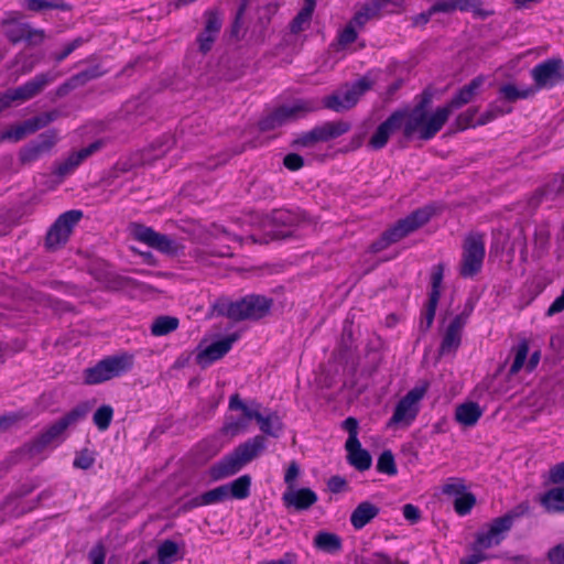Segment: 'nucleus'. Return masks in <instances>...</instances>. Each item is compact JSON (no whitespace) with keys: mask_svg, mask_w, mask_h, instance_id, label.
Returning <instances> with one entry per match:
<instances>
[{"mask_svg":"<svg viewBox=\"0 0 564 564\" xmlns=\"http://www.w3.org/2000/svg\"><path fill=\"white\" fill-rule=\"evenodd\" d=\"M482 82L481 77L474 78L460 88L445 106L436 108L432 113L426 110L429 98H424L410 111L404 128V137L412 138L416 134L423 141L433 139L442 130L455 109H459L471 101Z\"/></svg>","mask_w":564,"mask_h":564,"instance_id":"obj_1","label":"nucleus"},{"mask_svg":"<svg viewBox=\"0 0 564 564\" xmlns=\"http://www.w3.org/2000/svg\"><path fill=\"white\" fill-rule=\"evenodd\" d=\"M265 448V437L256 435L215 463L209 469V475L214 480L228 478L240 471L247 464L262 454Z\"/></svg>","mask_w":564,"mask_h":564,"instance_id":"obj_2","label":"nucleus"},{"mask_svg":"<svg viewBox=\"0 0 564 564\" xmlns=\"http://www.w3.org/2000/svg\"><path fill=\"white\" fill-rule=\"evenodd\" d=\"M89 410L90 406L87 403L76 405L45 429L36 438L28 443L25 449L31 456H36L50 446H57L63 442L66 430L83 420Z\"/></svg>","mask_w":564,"mask_h":564,"instance_id":"obj_3","label":"nucleus"},{"mask_svg":"<svg viewBox=\"0 0 564 564\" xmlns=\"http://www.w3.org/2000/svg\"><path fill=\"white\" fill-rule=\"evenodd\" d=\"M432 210L420 208L400 219L394 226L387 229L370 245L371 252H380L424 226L431 218Z\"/></svg>","mask_w":564,"mask_h":564,"instance_id":"obj_4","label":"nucleus"},{"mask_svg":"<svg viewBox=\"0 0 564 564\" xmlns=\"http://www.w3.org/2000/svg\"><path fill=\"white\" fill-rule=\"evenodd\" d=\"M133 362L134 357L129 352L104 358L98 361L96 366L85 370V382L87 384H99L112 378L120 377L132 369Z\"/></svg>","mask_w":564,"mask_h":564,"instance_id":"obj_5","label":"nucleus"},{"mask_svg":"<svg viewBox=\"0 0 564 564\" xmlns=\"http://www.w3.org/2000/svg\"><path fill=\"white\" fill-rule=\"evenodd\" d=\"M319 109L321 106L314 99H299L267 115L260 120L259 128L261 131H271Z\"/></svg>","mask_w":564,"mask_h":564,"instance_id":"obj_6","label":"nucleus"},{"mask_svg":"<svg viewBox=\"0 0 564 564\" xmlns=\"http://www.w3.org/2000/svg\"><path fill=\"white\" fill-rule=\"evenodd\" d=\"M485 254L484 235L478 232L468 235L463 243L459 275L464 279L477 275L482 269Z\"/></svg>","mask_w":564,"mask_h":564,"instance_id":"obj_7","label":"nucleus"},{"mask_svg":"<svg viewBox=\"0 0 564 564\" xmlns=\"http://www.w3.org/2000/svg\"><path fill=\"white\" fill-rule=\"evenodd\" d=\"M371 88V82L364 77L356 80L350 86H345L332 95L326 96L322 104L315 99L321 108H327L335 112H343L356 106L359 98Z\"/></svg>","mask_w":564,"mask_h":564,"instance_id":"obj_8","label":"nucleus"},{"mask_svg":"<svg viewBox=\"0 0 564 564\" xmlns=\"http://www.w3.org/2000/svg\"><path fill=\"white\" fill-rule=\"evenodd\" d=\"M426 393L425 386L411 389L395 405L394 412L388 421V426H409L415 420L420 411V402Z\"/></svg>","mask_w":564,"mask_h":564,"instance_id":"obj_9","label":"nucleus"},{"mask_svg":"<svg viewBox=\"0 0 564 564\" xmlns=\"http://www.w3.org/2000/svg\"><path fill=\"white\" fill-rule=\"evenodd\" d=\"M257 408H261V404L256 400L246 403L240 399L239 394H232L229 399V409L231 411H240L241 415L227 416L221 429L223 433L226 435L236 436L246 432L250 421L254 420V417L250 415L256 412Z\"/></svg>","mask_w":564,"mask_h":564,"instance_id":"obj_10","label":"nucleus"},{"mask_svg":"<svg viewBox=\"0 0 564 564\" xmlns=\"http://www.w3.org/2000/svg\"><path fill=\"white\" fill-rule=\"evenodd\" d=\"M133 236L138 241L166 256L175 257L184 251V246L178 240L160 234L151 227L137 225L133 228Z\"/></svg>","mask_w":564,"mask_h":564,"instance_id":"obj_11","label":"nucleus"},{"mask_svg":"<svg viewBox=\"0 0 564 564\" xmlns=\"http://www.w3.org/2000/svg\"><path fill=\"white\" fill-rule=\"evenodd\" d=\"M82 217L83 212L77 209L68 210L59 215L47 231L45 239L46 248L56 250L64 246Z\"/></svg>","mask_w":564,"mask_h":564,"instance_id":"obj_12","label":"nucleus"},{"mask_svg":"<svg viewBox=\"0 0 564 564\" xmlns=\"http://www.w3.org/2000/svg\"><path fill=\"white\" fill-rule=\"evenodd\" d=\"M535 91L553 88L564 80V62L562 58H549L531 69Z\"/></svg>","mask_w":564,"mask_h":564,"instance_id":"obj_13","label":"nucleus"},{"mask_svg":"<svg viewBox=\"0 0 564 564\" xmlns=\"http://www.w3.org/2000/svg\"><path fill=\"white\" fill-rule=\"evenodd\" d=\"M444 270L445 265L443 263H438L432 268L431 292L429 294V302L422 314V318L420 322V329L424 333L431 328L434 322L435 312L441 297Z\"/></svg>","mask_w":564,"mask_h":564,"instance_id":"obj_14","label":"nucleus"},{"mask_svg":"<svg viewBox=\"0 0 564 564\" xmlns=\"http://www.w3.org/2000/svg\"><path fill=\"white\" fill-rule=\"evenodd\" d=\"M410 112L403 110H395L392 112L382 123L378 126L371 138L369 139V147L373 150H380L384 148L390 137L401 129L405 128V123L409 119Z\"/></svg>","mask_w":564,"mask_h":564,"instance_id":"obj_15","label":"nucleus"},{"mask_svg":"<svg viewBox=\"0 0 564 564\" xmlns=\"http://www.w3.org/2000/svg\"><path fill=\"white\" fill-rule=\"evenodd\" d=\"M58 117V111L53 110L40 116L33 117L23 121L22 123L11 127L0 135L1 140L20 141L25 135L34 133L39 129L46 127Z\"/></svg>","mask_w":564,"mask_h":564,"instance_id":"obj_16","label":"nucleus"},{"mask_svg":"<svg viewBox=\"0 0 564 564\" xmlns=\"http://www.w3.org/2000/svg\"><path fill=\"white\" fill-rule=\"evenodd\" d=\"M61 76L59 72L41 73L23 85L11 89L15 101H26L37 96L46 86Z\"/></svg>","mask_w":564,"mask_h":564,"instance_id":"obj_17","label":"nucleus"},{"mask_svg":"<svg viewBox=\"0 0 564 564\" xmlns=\"http://www.w3.org/2000/svg\"><path fill=\"white\" fill-rule=\"evenodd\" d=\"M468 316L469 313H460L449 323L438 348L440 356L454 354L458 349L462 343V333Z\"/></svg>","mask_w":564,"mask_h":564,"instance_id":"obj_18","label":"nucleus"},{"mask_svg":"<svg viewBox=\"0 0 564 564\" xmlns=\"http://www.w3.org/2000/svg\"><path fill=\"white\" fill-rule=\"evenodd\" d=\"M57 142V135L54 131L41 133L36 141L29 143L20 152L22 163H31L48 153Z\"/></svg>","mask_w":564,"mask_h":564,"instance_id":"obj_19","label":"nucleus"},{"mask_svg":"<svg viewBox=\"0 0 564 564\" xmlns=\"http://www.w3.org/2000/svg\"><path fill=\"white\" fill-rule=\"evenodd\" d=\"M317 495L310 488H291L282 495V502L286 509L303 511L317 502Z\"/></svg>","mask_w":564,"mask_h":564,"instance_id":"obj_20","label":"nucleus"},{"mask_svg":"<svg viewBox=\"0 0 564 564\" xmlns=\"http://www.w3.org/2000/svg\"><path fill=\"white\" fill-rule=\"evenodd\" d=\"M101 147V141H95L90 143L88 147L72 153L64 161L56 164V167L54 170L55 175H57L58 177H65L72 174L82 164L84 160H86L88 156L100 150Z\"/></svg>","mask_w":564,"mask_h":564,"instance_id":"obj_21","label":"nucleus"},{"mask_svg":"<svg viewBox=\"0 0 564 564\" xmlns=\"http://www.w3.org/2000/svg\"><path fill=\"white\" fill-rule=\"evenodd\" d=\"M205 18V28L197 36L199 51L204 54L212 50L221 29V19L216 11H207Z\"/></svg>","mask_w":564,"mask_h":564,"instance_id":"obj_22","label":"nucleus"},{"mask_svg":"<svg viewBox=\"0 0 564 564\" xmlns=\"http://www.w3.org/2000/svg\"><path fill=\"white\" fill-rule=\"evenodd\" d=\"M238 339L237 334H231L220 340L212 343L203 351L197 355V362L202 367H207L214 361L223 358L230 349L232 344Z\"/></svg>","mask_w":564,"mask_h":564,"instance_id":"obj_23","label":"nucleus"},{"mask_svg":"<svg viewBox=\"0 0 564 564\" xmlns=\"http://www.w3.org/2000/svg\"><path fill=\"white\" fill-rule=\"evenodd\" d=\"M509 530L502 524L497 518H495L489 524L487 530L478 532L475 539V543L482 549H491L498 546L506 538Z\"/></svg>","mask_w":564,"mask_h":564,"instance_id":"obj_24","label":"nucleus"},{"mask_svg":"<svg viewBox=\"0 0 564 564\" xmlns=\"http://www.w3.org/2000/svg\"><path fill=\"white\" fill-rule=\"evenodd\" d=\"M102 74H104V72H101L99 69V66H94L88 69H85V70L72 76L65 83L59 85L55 90V95L57 98L65 97L72 90L85 85L86 83H88L91 79L100 77Z\"/></svg>","mask_w":564,"mask_h":564,"instance_id":"obj_25","label":"nucleus"},{"mask_svg":"<svg viewBox=\"0 0 564 564\" xmlns=\"http://www.w3.org/2000/svg\"><path fill=\"white\" fill-rule=\"evenodd\" d=\"M380 509L370 501L360 502L350 514V523L355 530H361L371 522Z\"/></svg>","mask_w":564,"mask_h":564,"instance_id":"obj_26","label":"nucleus"},{"mask_svg":"<svg viewBox=\"0 0 564 564\" xmlns=\"http://www.w3.org/2000/svg\"><path fill=\"white\" fill-rule=\"evenodd\" d=\"M261 408H257L250 416L257 421L260 431L269 436L278 437L283 430V424L276 412L269 411L265 415L260 412Z\"/></svg>","mask_w":564,"mask_h":564,"instance_id":"obj_27","label":"nucleus"},{"mask_svg":"<svg viewBox=\"0 0 564 564\" xmlns=\"http://www.w3.org/2000/svg\"><path fill=\"white\" fill-rule=\"evenodd\" d=\"M247 319H260L265 316L272 306V300L263 295L250 294L245 296Z\"/></svg>","mask_w":564,"mask_h":564,"instance_id":"obj_28","label":"nucleus"},{"mask_svg":"<svg viewBox=\"0 0 564 564\" xmlns=\"http://www.w3.org/2000/svg\"><path fill=\"white\" fill-rule=\"evenodd\" d=\"M539 502L549 513L564 512V487L549 489L539 497Z\"/></svg>","mask_w":564,"mask_h":564,"instance_id":"obj_29","label":"nucleus"},{"mask_svg":"<svg viewBox=\"0 0 564 564\" xmlns=\"http://www.w3.org/2000/svg\"><path fill=\"white\" fill-rule=\"evenodd\" d=\"M245 306V297H242L241 300L236 302H230L228 300H219L214 305V308L218 315L226 316L234 321H243L247 319Z\"/></svg>","mask_w":564,"mask_h":564,"instance_id":"obj_30","label":"nucleus"},{"mask_svg":"<svg viewBox=\"0 0 564 564\" xmlns=\"http://www.w3.org/2000/svg\"><path fill=\"white\" fill-rule=\"evenodd\" d=\"M481 415L482 410L475 402L459 404L455 411L456 421L464 426H474Z\"/></svg>","mask_w":564,"mask_h":564,"instance_id":"obj_31","label":"nucleus"},{"mask_svg":"<svg viewBox=\"0 0 564 564\" xmlns=\"http://www.w3.org/2000/svg\"><path fill=\"white\" fill-rule=\"evenodd\" d=\"M313 544L317 550L329 554L338 553L343 547L341 539L337 534L326 531L317 532Z\"/></svg>","mask_w":564,"mask_h":564,"instance_id":"obj_32","label":"nucleus"},{"mask_svg":"<svg viewBox=\"0 0 564 564\" xmlns=\"http://www.w3.org/2000/svg\"><path fill=\"white\" fill-rule=\"evenodd\" d=\"M315 6L316 0H304L303 8L299 11L290 24V30L293 34H299L310 26Z\"/></svg>","mask_w":564,"mask_h":564,"instance_id":"obj_33","label":"nucleus"},{"mask_svg":"<svg viewBox=\"0 0 564 564\" xmlns=\"http://www.w3.org/2000/svg\"><path fill=\"white\" fill-rule=\"evenodd\" d=\"M350 123L344 120L327 121L317 126L321 142L336 139L350 130Z\"/></svg>","mask_w":564,"mask_h":564,"instance_id":"obj_34","label":"nucleus"},{"mask_svg":"<svg viewBox=\"0 0 564 564\" xmlns=\"http://www.w3.org/2000/svg\"><path fill=\"white\" fill-rule=\"evenodd\" d=\"M226 499H228L226 487L221 485L197 497H194L191 501H188L187 506L188 508H197L202 506L219 503Z\"/></svg>","mask_w":564,"mask_h":564,"instance_id":"obj_35","label":"nucleus"},{"mask_svg":"<svg viewBox=\"0 0 564 564\" xmlns=\"http://www.w3.org/2000/svg\"><path fill=\"white\" fill-rule=\"evenodd\" d=\"M224 486L226 487L228 498L243 500L250 496L251 477L249 475H242Z\"/></svg>","mask_w":564,"mask_h":564,"instance_id":"obj_36","label":"nucleus"},{"mask_svg":"<svg viewBox=\"0 0 564 564\" xmlns=\"http://www.w3.org/2000/svg\"><path fill=\"white\" fill-rule=\"evenodd\" d=\"M346 451L348 452V460L350 465H352L356 469L364 471L370 468L371 466V456L370 454L361 448L360 442L356 446L345 445Z\"/></svg>","mask_w":564,"mask_h":564,"instance_id":"obj_37","label":"nucleus"},{"mask_svg":"<svg viewBox=\"0 0 564 564\" xmlns=\"http://www.w3.org/2000/svg\"><path fill=\"white\" fill-rule=\"evenodd\" d=\"M180 321L177 317L161 315L154 318L151 324V334L156 337L165 336L177 329Z\"/></svg>","mask_w":564,"mask_h":564,"instance_id":"obj_38","label":"nucleus"},{"mask_svg":"<svg viewBox=\"0 0 564 564\" xmlns=\"http://www.w3.org/2000/svg\"><path fill=\"white\" fill-rule=\"evenodd\" d=\"M535 94V89L532 87H528L524 89H519L517 86L512 84L502 85L499 88V95L502 99L513 102L518 99H525Z\"/></svg>","mask_w":564,"mask_h":564,"instance_id":"obj_39","label":"nucleus"},{"mask_svg":"<svg viewBox=\"0 0 564 564\" xmlns=\"http://www.w3.org/2000/svg\"><path fill=\"white\" fill-rule=\"evenodd\" d=\"M178 545L172 540H164L158 547L159 564H172L178 558Z\"/></svg>","mask_w":564,"mask_h":564,"instance_id":"obj_40","label":"nucleus"},{"mask_svg":"<svg viewBox=\"0 0 564 564\" xmlns=\"http://www.w3.org/2000/svg\"><path fill=\"white\" fill-rule=\"evenodd\" d=\"M530 511V503L528 501H522L508 511L506 514L498 517L497 519L507 527L510 531L513 527L516 520L527 516Z\"/></svg>","mask_w":564,"mask_h":564,"instance_id":"obj_41","label":"nucleus"},{"mask_svg":"<svg viewBox=\"0 0 564 564\" xmlns=\"http://www.w3.org/2000/svg\"><path fill=\"white\" fill-rule=\"evenodd\" d=\"M377 17L380 19L383 14L393 13L395 8L403 4V0H367Z\"/></svg>","mask_w":564,"mask_h":564,"instance_id":"obj_42","label":"nucleus"},{"mask_svg":"<svg viewBox=\"0 0 564 564\" xmlns=\"http://www.w3.org/2000/svg\"><path fill=\"white\" fill-rule=\"evenodd\" d=\"M379 18L366 1L361 3L358 10L355 12L351 18L352 24H356L359 30L364 29V26L371 20H378Z\"/></svg>","mask_w":564,"mask_h":564,"instance_id":"obj_43","label":"nucleus"},{"mask_svg":"<svg viewBox=\"0 0 564 564\" xmlns=\"http://www.w3.org/2000/svg\"><path fill=\"white\" fill-rule=\"evenodd\" d=\"M529 352V345L525 340L520 341L514 348L513 362L509 369V375H517L524 366Z\"/></svg>","mask_w":564,"mask_h":564,"instance_id":"obj_44","label":"nucleus"},{"mask_svg":"<svg viewBox=\"0 0 564 564\" xmlns=\"http://www.w3.org/2000/svg\"><path fill=\"white\" fill-rule=\"evenodd\" d=\"M113 409L110 405H101L94 413L93 421L99 431H106L112 420Z\"/></svg>","mask_w":564,"mask_h":564,"instance_id":"obj_45","label":"nucleus"},{"mask_svg":"<svg viewBox=\"0 0 564 564\" xmlns=\"http://www.w3.org/2000/svg\"><path fill=\"white\" fill-rule=\"evenodd\" d=\"M377 469L379 473L394 476L398 473L394 456L391 451H384L378 458Z\"/></svg>","mask_w":564,"mask_h":564,"instance_id":"obj_46","label":"nucleus"},{"mask_svg":"<svg viewBox=\"0 0 564 564\" xmlns=\"http://www.w3.org/2000/svg\"><path fill=\"white\" fill-rule=\"evenodd\" d=\"M302 219L301 214L288 209H279L273 213V220L283 226H296Z\"/></svg>","mask_w":564,"mask_h":564,"instance_id":"obj_47","label":"nucleus"},{"mask_svg":"<svg viewBox=\"0 0 564 564\" xmlns=\"http://www.w3.org/2000/svg\"><path fill=\"white\" fill-rule=\"evenodd\" d=\"M476 503V497L471 492H464L454 500V509L459 516L468 514Z\"/></svg>","mask_w":564,"mask_h":564,"instance_id":"obj_48","label":"nucleus"},{"mask_svg":"<svg viewBox=\"0 0 564 564\" xmlns=\"http://www.w3.org/2000/svg\"><path fill=\"white\" fill-rule=\"evenodd\" d=\"M26 32H29L28 23L12 22L6 25V35L14 44L24 41Z\"/></svg>","mask_w":564,"mask_h":564,"instance_id":"obj_49","label":"nucleus"},{"mask_svg":"<svg viewBox=\"0 0 564 564\" xmlns=\"http://www.w3.org/2000/svg\"><path fill=\"white\" fill-rule=\"evenodd\" d=\"M359 564H409L406 561L392 558L383 552H375L361 557Z\"/></svg>","mask_w":564,"mask_h":564,"instance_id":"obj_50","label":"nucleus"},{"mask_svg":"<svg viewBox=\"0 0 564 564\" xmlns=\"http://www.w3.org/2000/svg\"><path fill=\"white\" fill-rule=\"evenodd\" d=\"M21 4L33 12H40L47 9H61L63 6L56 1L47 0H22Z\"/></svg>","mask_w":564,"mask_h":564,"instance_id":"obj_51","label":"nucleus"},{"mask_svg":"<svg viewBox=\"0 0 564 564\" xmlns=\"http://www.w3.org/2000/svg\"><path fill=\"white\" fill-rule=\"evenodd\" d=\"M357 29V25L352 24V20H350L338 34L337 40L339 46L346 47L347 45L354 43L358 36Z\"/></svg>","mask_w":564,"mask_h":564,"instance_id":"obj_52","label":"nucleus"},{"mask_svg":"<svg viewBox=\"0 0 564 564\" xmlns=\"http://www.w3.org/2000/svg\"><path fill=\"white\" fill-rule=\"evenodd\" d=\"M343 429L348 433V438L345 445L356 446L359 442L358 440V421L349 416L341 423Z\"/></svg>","mask_w":564,"mask_h":564,"instance_id":"obj_53","label":"nucleus"},{"mask_svg":"<svg viewBox=\"0 0 564 564\" xmlns=\"http://www.w3.org/2000/svg\"><path fill=\"white\" fill-rule=\"evenodd\" d=\"M95 463V457L90 451L87 448L80 451L76 454L75 459L73 462V466L78 469L87 470Z\"/></svg>","mask_w":564,"mask_h":564,"instance_id":"obj_54","label":"nucleus"},{"mask_svg":"<svg viewBox=\"0 0 564 564\" xmlns=\"http://www.w3.org/2000/svg\"><path fill=\"white\" fill-rule=\"evenodd\" d=\"M465 484L459 478H449L443 486L442 492L447 496L459 497L465 492Z\"/></svg>","mask_w":564,"mask_h":564,"instance_id":"obj_55","label":"nucleus"},{"mask_svg":"<svg viewBox=\"0 0 564 564\" xmlns=\"http://www.w3.org/2000/svg\"><path fill=\"white\" fill-rule=\"evenodd\" d=\"M478 112V109L477 108H469L467 109L466 111L462 112L457 118H456V126H457V129L458 130H465L469 127H474V126H477L474 120H475V117Z\"/></svg>","mask_w":564,"mask_h":564,"instance_id":"obj_56","label":"nucleus"},{"mask_svg":"<svg viewBox=\"0 0 564 564\" xmlns=\"http://www.w3.org/2000/svg\"><path fill=\"white\" fill-rule=\"evenodd\" d=\"M26 414L23 412H11L0 416V432L9 430L11 426L25 419Z\"/></svg>","mask_w":564,"mask_h":564,"instance_id":"obj_57","label":"nucleus"},{"mask_svg":"<svg viewBox=\"0 0 564 564\" xmlns=\"http://www.w3.org/2000/svg\"><path fill=\"white\" fill-rule=\"evenodd\" d=\"M321 142L317 126L311 131H307L295 139L294 144L301 147H311L314 143Z\"/></svg>","mask_w":564,"mask_h":564,"instance_id":"obj_58","label":"nucleus"},{"mask_svg":"<svg viewBox=\"0 0 564 564\" xmlns=\"http://www.w3.org/2000/svg\"><path fill=\"white\" fill-rule=\"evenodd\" d=\"M106 549L101 542L96 543L88 552L90 564H105Z\"/></svg>","mask_w":564,"mask_h":564,"instance_id":"obj_59","label":"nucleus"},{"mask_svg":"<svg viewBox=\"0 0 564 564\" xmlns=\"http://www.w3.org/2000/svg\"><path fill=\"white\" fill-rule=\"evenodd\" d=\"M469 564H479L490 558V555L486 553V549L478 546L475 542L471 546V554L464 557Z\"/></svg>","mask_w":564,"mask_h":564,"instance_id":"obj_60","label":"nucleus"},{"mask_svg":"<svg viewBox=\"0 0 564 564\" xmlns=\"http://www.w3.org/2000/svg\"><path fill=\"white\" fill-rule=\"evenodd\" d=\"M549 481L564 487V462L555 464L549 470Z\"/></svg>","mask_w":564,"mask_h":564,"instance_id":"obj_61","label":"nucleus"},{"mask_svg":"<svg viewBox=\"0 0 564 564\" xmlns=\"http://www.w3.org/2000/svg\"><path fill=\"white\" fill-rule=\"evenodd\" d=\"M300 475V467L296 462H292L284 475V482L286 485V489H291L295 487V480Z\"/></svg>","mask_w":564,"mask_h":564,"instance_id":"obj_62","label":"nucleus"},{"mask_svg":"<svg viewBox=\"0 0 564 564\" xmlns=\"http://www.w3.org/2000/svg\"><path fill=\"white\" fill-rule=\"evenodd\" d=\"M547 560L551 564H564V542L549 550Z\"/></svg>","mask_w":564,"mask_h":564,"instance_id":"obj_63","label":"nucleus"},{"mask_svg":"<svg viewBox=\"0 0 564 564\" xmlns=\"http://www.w3.org/2000/svg\"><path fill=\"white\" fill-rule=\"evenodd\" d=\"M283 164L290 171H297L304 165V160L296 153H289L284 156Z\"/></svg>","mask_w":564,"mask_h":564,"instance_id":"obj_64","label":"nucleus"}]
</instances>
